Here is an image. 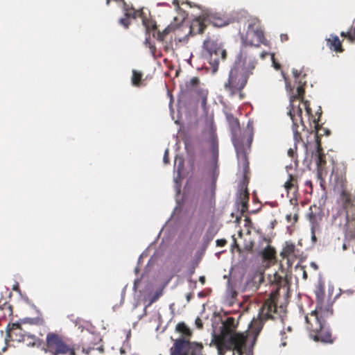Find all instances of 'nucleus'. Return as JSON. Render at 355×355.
<instances>
[{"instance_id":"31","label":"nucleus","mask_w":355,"mask_h":355,"mask_svg":"<svg viewBox=\"0 0 355 355\" xmlns=\"http://www.w3.org/2000/svg\"><path fill=\"white\" fill-rule=\"evenodd\" d=\"M177 331L185 335V336H191V332L190 329L187 327V326L184 322H179L175 327Z\"/></svg>"},{"instance_id":"11","label":"nucleus","mask_w":355,"mask_h":355,"mask_svg":"<svg viewBox=\"0 0 355 355\" xmlns=\"http://www.w3.org/2000/svg\"><path fill=\"white\" fill-rule=\"evenodd\" d=\"M6 341L8 345L15 346L22 341L21 323L19 321L10 322L6 328Z\"/></svg>"},{"instance_id":"49","label":"nucleus","mask_w":355,"mask_h":355,"mask_svg":"<svg viewBox=\"0 0 355 355\" xmlns=\"http://www.w3.org/2000/svg\"><path fill=\"white\" fill-rule=\"evenodd\" d=\"M291 215H287V216H286V219H287V220H288V222H290V221H291Z\"/></svg>"},{"instance_id":"50","label":"nucleus","mask_w":355,"mask_h":355,"mask_svg":"<svg viewBox=\"0 0 355 355\" xmlns=\"http://www.w3.org/2000/svg\"><path fill=\"white\" fill-rule=\"evenodd\" d=\"M23 300H24V301H25V302H28V299L27 297H25L24 296V297H23Z\"/></svg>"},{"instance_id":"55","label":"nucleus","mask_w":355,"mask_h":355,"mask_svg":"<svg viewBox=\"0 0 355 355\" xmlns=\"http://www.w3.org/2000/svg\"><path fill=\"white\" fill-rule=\"evenodd\" d=\"M245 220L247 222H251L250 219L249 218H246Z\"/></svg>"},{"instance_id":"28","label":"nucleus","mask_w":355,"mask_h":355,"mask_svg":"<svg viewBox=\"0 0 355 355\" xmlns=\"http://www.w3.org/2000/svg\"><path fill=\"white\" fill-rule=\"evenodd\" d=\"M203 345L202 343H190L188 344V354L191 355H202Z\"/></svg>"},{"instance_id":"10","label":"nucleus","mask_w":355,"mask_h":355,"mask_svg":"<svg viewBox=\"0 0 355 355\" xmlns=\"http://www.w3.org/2000/svg\"><path fill=\"white\" fill-rule=\"evenodd\" d=\"M315 146L316 150L313 153L315 164L317 166V176L319 179H322V176L326 174V155L324 153L323 148L321 145V139H320L318 130L315 135Z\"/></svg>"},{"instance_id":"36","label":"nucleus","mask_w":355,"mask_h":355,"mask_svg":"<svg viewBox=\"0 0 355 355\" xmlns=\"http://www.w3.org/2000/svg\"><path fill=\"white\" fill-rule=\"evenodd\" d=\"M129 17H125L121 18L119 19V24L122 26H123L125 28H128L129 27V25L130 24V21L129 19Z\"/></svg>"},{"instance_id":"4","label":"nucleus","mask_w":355,"mask_h":355,"mask_svg":"<svg viewBox=\"0 0 355 355\" xmlns=\"http://www.w3.org/2000/svg\"><path fill=\"white\" fill-rule=\"evenodd\" d=\"M232 140L235 148L239 163L245 169L249 162L248 155L250 150L254 137V123L252 121L248 122L244 130L240 128L238 119H234L231 123Z\"/></svg>"},{"instance_id":"45","label":"nucleus","mask_w":355,"mask_h":355,"mask_svg":"<svg viewBox=\"0 0 355 355\" xmlns=\"http://www.w3.org/2000/svg\"><path fill=\"white\" fill-rule=\"evenodd\" d=\"M231 295L232 297H235L237 295V292L236 291H231Z\"/></svg>"},{"instance_id":"12","label":"nucleus","mask_w":355,"mask_h":355,"mask_svg":"<svg viewBox=\"0 0 355 355\" xmlns=\"http://www.w3.org/2000/svg\"><path fill=\"white\" fill-rule=\"evenodd\" d=\"M185 90L187 93H194L200 96L202 99V104H206L207 91L200 87V79L198 77H193L185 83Z\"/></svg>"},{"instance_id":"14","label":"nucleus","mask_w":355,"mask_h":355,"mask_svg":"<svg viewBox=\"0 0 355 355\" xmlns=\"http://www.w3.org/2000/svg\"><path fill=\"white\" fill-rule=\"evenodd\" d=\"M207 26V23L205 17H200L198 18H196L191 21L189 34L191 35L201 34L204 32Z\"/></svg>"},{"instance_id":"34","label":"nucleus","mask_w":355,"mask_h":355,"mask_svg":"<svg viewBox=\"0 0 355 355\" xmlns=\"http://www.w3.org/2000/svg\"><path fill=\"white\" fill-rule=\"evenodd\" d=\"M340 35L342 37H347L352 42L355 40V28L352 31L341 32Z\"/></svg>"},{"instance_id":"51","label":"nucleus","mask_w":355,"mask_h":355,"mask_svg":"<svg viewBox=\"0 0 355 355\" xmlns=\"http://www.w3.org/2000/svg\"><path fill=\"white\" fill-rule=\"evenodd\" d=\"M200 282H204V281H205V277H200Z\"/></svg>"},{"instance_id":"46","label":"nucleus","mask_w":355,"mask_h":355,"mask_svg":"<svg viewBox=\"0 0 355 355\" xmlns=\"http://www.w3.org/2000/svg\"><path fill=\"white\" fill-rule=\"evenodd\" d=\"M305 184H306V186H310L311 187H312V183H311V181H306V183H305Z\"/></svg>"},{"instance_id":"29","label":"nucleus","mask_w":355,"mask_h":355,"mask_svg":"<svg viewBox=\"0 0 355 355\" xmlns=\"http://www.w3.org/2000/svg\"><path fill=\"white\" fill-rule=\"evenodd\" d=\"M275 250L270 246H267L262 252L261 257L266 261H272L275 259Z\"/></svg>"},{"instance_id":"54","label":"nucleus","mask_w":355,"mask_h":355,"mask_svg":"<svg viewBox=\"0 0 355 355\" xmlns=\"http://www.w3.org/2000/svg\"><path fill=\"white\" fill-rule=\"evenodd\" d=\"M297 214H295L294 216V220L296 221L297 220Z\"/></svg>"},{"instance_id":"37","label":"nucleus","mask_w":355,"mask_h":355,"mask_svg":"<svg viewBox=\"0 0 355 355\" xmlns=\"http://www.w3.org/2000/svg\"><path fill=\"white\" fill-rule=\"evenodd\" d=\"M220 55V59L222 60H225L227 58V51L225 49H223L221 46L220 47V51H218V55Z\"/></svg>"},{"instance_id":"41","label":"nucleus","mask_w":355,"mask_h":355,"mask_svg":"<svg viewBox=\"0 0 355 355\" xmlns=\"http://www.w3.org/2000/svg\"><path fill=\"white\" fill-rule=\"evenodd\" d=\"M168 150H166L165 151V153H164V162L165 163H168V162H169L168 161Z\"/></svg>"},{"instance_id":"19","label":"nucleus","mask_w":355,"mask_h":355,"mask_svg":"<svg viewBox=\"0 0 355 355\" xmlns=\"http://www.w3.org/2000/svg\"><path fill=\"white\" fill-rule=\"evenodd\" d=\"M327 46L331 50L336 52L342 53L344 49H343L341 42L337 35H331L329 38L327 39Z\"/></svg>"},{"instance_id":"27","label":"nucleus","mask_w":355,"mask_h":355,"mask_svg":"<svg viewBox=\"0 0 355 355\" xmlns=\"http://www.w3.org/2000/svg\"><path fill=\"white\" fill-rule=\"evenodd\" d=\"M207 24H211L214 26L223 27L228 24L227 21L218 16L210 15L205 17Z\"/></svg>"},{"instance_id":"6","label":"nucleus","mask_w":355,"mask_h":355,"mask_svg":"<svg viewBox=\"0 0 355 355\" xmlns=\"http://www.w3.org/2000/svg\"><path fill=\"white\" fill-rule=\"evenodd\" d=\"M241 40L243 46L241 49L245 47L249 50L247 46L259 47L261 44L267 45V40L260 23L255 20L251 21L248 24L245 34L241 36ZM248 52L254 58L250 51Z\"/></svg>"},{"instance_id":"2","label":"nucleus","mask_w":355,"mask_h":355,"mask_svg":"<svg viewBox=\"0 0 355 355\" xmlns=\"http://www.w3.org/2000/svg\"><path fill=\"white\" fill-rule=\"evenodd\" d=\"M255 65V58L250 55L246 48H242L224 85L225 90L232 95L241 92L246 85L249 76L252 74Z\"/></svg>"},{"instance_id":"18","label":"nucleus","mask_w":355,"mask_h":355,"mask_svg":"<svg viewBox=\"0 0 355 355\" xmlns=\"http://www.w3.org/2000/svg\"><path fill=\"white\" fill-rule=\"evenodd\" d=\"M298 250L295 248V245L291 242H286L280 255L285 259L289 260L291 258H296Z\"/></svg>"},{"instance_id":"5","label":"nucleus","mask_w":355,"mask_h":355,"mask_svg":"<svg viewBox=\"0 0 355 355\" xmlns=\"http://www.w3.org/2000/svg\"><path fill=\"white\" fill-rule=\"evenodd\" d=\"M277 293L272 292L270 297L262 304L258 318L253 319L250 324V329L254 334L253 343L262 329L263 322L269 319H274L273 314L277 313Z\"/></svg>"},{"instance_id":"16","label":"nucleus","mask_w":355,"mask_h":355,"mask_svg":"<svg viewBox=\"0 0 355 355\" xmlns=\"http://www.w3.org/2000/svg\"><path fill=\"white\" fill-rule=\"evenodd\" d=\"M308 218L312 225V232L314 228L318 225L319 220L322 219L321 211L320 208L315 205L310 207Z\"/></svg>"},{"instance_id":"20","label":"nucleus","mask_w":355,"mask_h":355,"mask_svg":"<svg viewBox=\"0 0 355 355\" xmlns=\"http://www.w3.org/2000/svg\"><path fill=\"white\" fill-rule=\"evenodd\" d=\"M24 343L28 347H39L41 345V340L35 334L24 329Z\"/></svg>"},{"instance_id":"43","label":"nucleus","mask_w":355,"mask_h":355,"mask_svg":"<svg viewBox=\"0 0 355 355\" xmlns=\"http://www.w3.org/2000/svg\"><path fill=\"white\" fill-rule=\"evenodd\" d=\"M272 61H273V65H274L275 68V69H280V64H278V63H276V62H275V60H274V57H273V56H272Z\"/></svg>"},{"instance_id":"7","label":"nucleus","mask_w":355,"mask_h":355,"mask_svg":"<svg viewBox=\"0 0 355 355\" xmlns=\"http://www.w3.org/2000/svg\"><path fill=\"white\" fill-rule=\"evenodd\" d=\"M293 74L295 79V81L298 83V85L296 87L295 92H293V95L291 96L290 109H292V104L293 103L295 106L299 105L302 109L304 108L309 116H312V110L310 107L309 102L308 101H304L305 93L304 87L306 81L302 80L300 78L301 72H299L297 69H293Z\"/></svg>"},{"instance_id":"1","label":"nucleus","mask_w":355,"mask_h":355,"mask_svg":"<svg viewBox=\"0 0 355 355\" xmlns=\"http://www.w3.org/2000/svg\"><path fill=\"white\" fill-rule=\"evenodd\" d=\"M238 325L239 321L233 317H228L222 321L220 334L214 336L218 349L232 350L238 355H253L252 345H247L248 332H236Z\"/></svg>"},{"instance_id":"25","label":"nucleus","mask_w":355,"mask_h":355,"mask_svg":"<svg viewBox=\"0 0 355 355\" xmlns=\"http://www.w3.org/2000/svg\"><path fill=\"white\" fill-rule=\"evenodd\" d=\"M270 282L272 284H275L277 286V291L282 287H286L288 286V279L284 276L279 275L278 272H275L272 277L270 276Z\"/></svg>"},{"instance_id":"13","label":"nucleus","mask_w":355,"mask_h":355,"mask_svg":"<svg viewBox=\"0 0 355 355\" xmlns=\"http://www.w3.org/2000/svg\"><path fill=\"white\" fill-rule=\"evenodd\" d=\"M220 44L218 38L216 35H208L203 42V48L212 55H218Z\"/></svg>"},{"instance_id":"26","label":"nucleus","mask_w":355,"mask_h":355,"mask_svg":"<svg viewBox=\"0 0 355 355\" xmlns=\"http://www.w3.org/2000/svg\"><path fill=\"white\" fill-rule=\"evenodd\" d=\"M334 178L336 183L338 186H340L341 189H347V178H346V171L345 169L343 168L340 171L337 170L334 173Z\"/></svg>"},{"instance_id":"8","label":"nucleus","mask_w":355,"mask_h":355,"mask_svg":"<svg viewBox=\"0 0 355 355\" xmlns=\"http://www.w3.org/2000/svg\"><path fill=\"white\" fill-rule=\"evenodd\" d=\"M47 350L53 355H77L73 346L67 345L61 337L55 334L46 336Z\"/></svg>"},{"instance_id":"30","label":"nucleus","mask_w":355,"mask_h":355,"mask_svg":"<svg viewBox=\"0 0 355 355\" xmlns=\"http://www.w3.org/2000/svg\"><path fill=\"white\" fill-rule=\"evenodd\" d=\"M143 74L137 70H132V83L135 87H140Z\"/></svg>"},{"instance_id":"21","label":"nucleus","mask_w":355,"mask_h":355,"mask_svg":"<svg viewBox=\"0 0 355 355\" xmlns=\"http://www.w3.org/2000/svg\"><path fill=\"white\" fill-rule=\"evenodd\" d=\"M249 191L247 186L245 189H242L240 191L239 200L240 203V211L241 214L246 212L248 209Z\"/></svg>"},{"instance_id":"38","label":"nucleus","mask_w":355,"mask_h":355,"mask_svg":"<svg viewBox=\"0 0 355 355\" xmlns=\"http://www.w3.org/2000/svg\"><path fill=\"white\" fill-rule=\"evenodd\" d=\"M227 241L225 239H218L216 241V244L218 246L223 247L226 245Z\"/></svg>"},{"instance_id":"39","label":"nucleus","mask_w":355,"mask_h":355,"mask_svg":"<svg viewBox=\"0 0 355 355\" xmlns=\"http://www.w3.org/2000/svg\"><path fill=\"white\" fill-rule=\"evenodd\" d=\"M12 290L15 291H17V292H20V289H19V284L18 282H16L13 286H12Z\"/></svg>"},{"instance_id":"40","label":"nucleus","mask_w":355,"mask_h":355,"mask_svg":"<svg viewBox=\"0 0 355 355\" xmlns=\"http://www.w3.org/2000/svg\"><path fill=\"white\" fill-rule=\"evenodd\" d=\"M196 324L198 328L200 329L202 327V322L201 320L198 318L196 320Z\"/></svg>"},{"instance_id":"48","label":"nucleus","mask_w":355,"mask_h":355,"mask_svg":"<svg viewBox=\"0 0 355 355\" xmlns=\"http://www.w3.org/2000/svg\"><path fill=\"white\" fill-rule=\"evenodd\" d=\"M347 249V246L345 243H343V250H346Z\"/></svg>"},{"instance_id":"9","label":"nucleus","mask_w":355,"mask_h":355,"mask_svg":"<svg viewBox=\"0 0 355 355\" xmlns=\"http://www.w3.org/2000/svg\"><path fill=\"white\" fill-rule=\"evenodd\" d=\"M288 114L293 121V137L295 143H304L302 137V131H304L306 126L302 120V108L299 105L292 104V109L289 110Z\"/></svg>"},{"instance_id":"17","label":"nucleus","mask_w":355,"mask_h":355,"mask_svg":"<svg viewBox=\"0 0 355 355\" xmlns=\"http://www.w3.org/2000/svg\"><path fill=\"white\" fill-rule=\"evenodd\" d=\"M284 186L288 195L291 193L293 196H295L296 193L298 191L297 178L295 176L289 174L288 179L284 183Z\"/></svg>"},{"instance_id":"32","label":"nucleus","mask_w":355,"mask_h":355,"mask_svg":"<svg viewBox=\"0 0 355 355\" xmlns=\"http://www.w3.org/2000/svg\"><path fill=\"white\" fill-rule=\"evenodd\" d=\"M170 28L168 27L166 28L163 31H158L157 32V39L159 41H164L166 37V35L169 33Z\"/></svg>"},{"instance_id":"53","label":"nucleus","mask_w":355,"mask_h":355,"mask_svg":"<svg viewBox=\"0 0 355 355\" xmlns=\"http://www.w3.org/2000/svg\"><path fill=\"white\" fill-rule=\"evenodd\" d=\"M214 62H216V64H218V62H219V58H216V59L214 60Z\"/></svg>"},{"instance_id":"52","label":"nucleus","mask_w":355,"mask_h":355,"mask_svg":"<svg viewBox=\"0 0 355 355\" xmlns=\"http://www.w3.org/2000/svg\"><path fill=\"white\" fill-rule=\"evenodd\" d=\"M287 331H292V328L291 327H287Z\"/></svg>"},{"instance_id":"35","label":"nucleus","mask_w":355,"mask_h":355,"mask_svg":"<svg viewBox=\"0 0 355 355\" xmlns=\"http://www.w3.org/2000/svg\"><path fill=\"white\" fill-rule=\"evenodd\" d=\"M313 121L314 123H315V133H317V131H318V135H319V137L320 138V137L323 135V132L324 133H327V134H329V131L328 130H326L323 128H322V127L318 124V122H316L315 121V119H313ZM316 134H315V135Z\"/></svg>"},{"instance_id":"44","label":"nucleus","mask_w":355,"mask_h":355,"mask_svg":"<svg viewBox=\"0 0 355 355\" xmlns=\"http://www.w3.org/2000/svg\"><path fill=\"white\" fill-rule=\"evenodd\" d=\"M232 239H233V241H234V245L236 246L238 249H239V246L237 244L236 239L234 235L232 236Z\"/></svg>"},{"instance_id":"33","label":"nucleus","mask_w":355,"mask_h":355,"mask_svg":"<svg viewBox=\"0 0 355 355\" xmlns=\"http://www.w3.org/2000/svg\"><path fill=\"white\" fill-rule=\"evenodd\" d=\"M211 151L213 153L214 156H215L216 158L218 157V143L216 139V138L212 137L211 139Z\"/></svg>"},{"instance_id":"22","label":"nucleus","mask_w":355,"mask_h":355,"mask_svg":"<svg viewBox=\"0 0 355 355\" xmlns=\"http://www.w3.org/2000/svg\"><path fill=\"white\" fill-rule=\"evenodd\" d=\"M340 200L344 209H348L353 206L355 197L349 192L347 189H342L340 192Z\"/></svg>"},{"instance_id":"42","label":"nucleus","mask_w":355,"mask_h":355,"mask_svg":"<svg viewBox=\"0 0 355 355\" xmlns=\"http://www.w3.org/2000/svg\"><path fill=\"white\" fill-rule=\"evenodd\" d=\"M288 40V36L286 34H282L281 35V40L282 42L287 41Z\"/></svg>"},{"instance_id":"15","label":"nucleus","mask_w":355,"mask_h":355,"mask_svg":"<svg viewBox=\"0 0 355 355\" xmlns=\"http://www.w3.org/2000/svg\"><path fill=\"white\" fill-rule=\"evenodd\" d=\"M188 344L184 338L177 339L171 349V355H188Z\"/></svg>"},{"instance_id":"47","label":"nucleus","mask_w":355,"mask_h":355,"mask_svg":"<svg viewBox=\"0 0 355 355\" xmlns=\"http://www.w3.org/2000/svg\"><path fill=\"white\" fill-rule=\"evenodd\" d=\"M303 278H304V279H307V274H306V271H305V270L304 271V273H303Z\"/></svg>"},{"instance_id":"23","label":"nucleus","mask_w":355,"mask_h":355,"mask_svg":"<svg viewBox=\"0 0 355 355\" xmlns=\"http://www.w3.org/2000/svg\"><path fill=\"white\" fill-rule=\"evenodd\" d=\"M13 311L12 306L6 299L0 298V320L12 315Z\"/></svg>"},{"instance_id":"24","label":"nucleus","mask_w":355,"mask_h":355,"mask_svg":"<svg viewBox=\"0 0 355 355\" xmlns=\"http://www.w3.org/2000/svg\"><path fill=\"white\" fill-rule=\"evenodd\" d=\"M37 316L33 318L26 317L24 318V324H28L30 326H33L35 328V332L40 334V327L43 324V320L38 316L39 311L35 310Z\"/></svg>"},{"instance_id":"3","label":"nucleus","mask_w":355,"mask_h":355,"mask_svg":"<svg viewBox=\"0 0 355 355\" xmlns=\"http://www.w3.org/2000/svg\"><path fill=\"white\" fill-rule=\"evenodd\" d=\"M332 314L333 309L331 307L329 306L324 309L321 306H317L315 310L306 315V329L309 332L310 337L314 341L325 344L334 343L331 332L326 324L324 319Z\"/></svg>"}]
</instances>
